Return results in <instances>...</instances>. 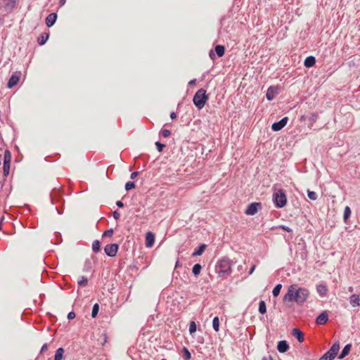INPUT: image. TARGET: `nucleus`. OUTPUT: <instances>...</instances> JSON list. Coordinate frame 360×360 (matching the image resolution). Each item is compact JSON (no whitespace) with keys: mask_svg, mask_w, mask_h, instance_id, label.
<instances>
[{"mask_svg":"<svg viewBox=\"0 0 360 360\" xmlns=\"http://www.w3.org/2000/svg\"><path fill=\"white\" fill-rule=\"evenodd\" d=\"M309 296L310 292L307 288L292 284L288 287V292L283 297V301L302 305Z\"/></svg>","mask_w":360,"mask_h":360,"instance_id":"nucleus-1","label":"nucleus"},{"mask_svg":"<svg viewBox=\"0 0 360 360\" xmlns=\"http://www.w3.org/2000/svg\"><path fill=\"white\" fill-rule=\"evenodd\" d=\"M208 98L206 91L204 89H200L195 94L193 101L198 109L201 110L205 105Z\"/></svg>","mask_w":360,"mask_h":360,"instance_id":"nucleus-2","label":"nucleus"},{"mask_svg":"<svg viewBox=\"0 0 360 360\" xmlns=\"http://www.w3.org/2000/svg\"><path fill=\"white\" fill-rule=\"evenodd\" d=\"M273 200L276 207L282 208L287 203V198L283 189H278L273 195Z\"/></svg>","mask_w":360,"mask_h":360,"instance_id":"nucleus-3","label":"nucleus"},{"mask_svg":"<svg viewBox=\"0 0 360 360\" xmlns=\"http://www.w3.org/2000/svg\"><path fill=\"white\" fill-rule=\"evenodd\" d=\"M340 349L339 342H335L330 349L326 352L319 360H333Z\"/></svg>","mask_w":360,"mask_h":360,"instance_id":"nucleus-4","label":"nucleus"},{"mask_svg":"<svg viewBox=\"0 0 360 360\" xmlns=\"http://www.w3.org/2000/svg\"><path fill=\"white\" fill-rule=\"evenodd\" d=\"M119 246L116 243L108 244L104 248L105 254L109 257H115L118 251Z\"/></svg>","mask_w":360,"mask_h":360,"instance_id":"nucleus-5","label":"nucleus"},{"mask_svg":"<svg viewBox=\"0 0 360 360\" xmlns=\"http://www.w3.org/2000/svg\"><path fill=\"white\" fill-rule=\"evenodd\" d=\"M20 76L21 73L20 72L13 73L8 82L7 87L11 89L17 85L20 81Z\"/></svg>","mask_w":360,"mask_h":360,"instance_id":"nucleus-6","label":"nucleus"},{"mask_svg":"<svg viewBox=\"0 0 360 360\" xmlns=\"http://www.w3.org/2000/svg\"><path fill=\"white\" fill-rule=\"evenodd\" d=\"M261 207V203L260 202H252L246 209L245 213L247 215H255L258 209Z\"/></svg>","mask_w":360,"mask_h":360,"instance_id":"nucleus-7","label":"nucleus"},{"mask_svg":"<svg viewBox=\"0 0 360 360\" xmlns=\"http://www.w3.org/2000/svg\"><path fill=\"white\" fill-rule=\"evenodd\" d=\"M288 120V118L287 117H285L282 120H281L279 122H274L271 126L272 130L274 131L281 130L282 128H283L286 125Z\"/></svg>","mask_w":360,"mask_h":360,"instance_id":"nucleus-8","label":"nucleus"},{"mask_svg":"<svg viewBox=\"0 0 360 360\" xmlns=\"http://www.w3.org/2000/svg\"><path fill=\"white\" fill-rule=\"evenodd\" d=\"M155 241V236L150 231L148 232L146 235V246L150 248L153 245Z\"/></svg>","mask_w":360,"mask_h":360,"instance_id":"nucleus-9","label":"nucleus"},{"mask_svg":"<svg viewBox=\"0 0 360 360\" xmlns=\"http://www.w3.org/2000/svg\"><path fill=\"white\" fill-rule=\"evenodd\" d=\"M328 320V314L326 311L322 312L316 319V323L319 325L325 324Z\"/></svg>","mask_w":360,"mask_h":360,"instance_id":"nucleus-10","label":"nucleus"},{"mask_svg":"<svg viewBox=\"0 0 360 360\" xmlns=\"http://www.w3.org/2000/svg\"><path fill=\"white\" fill-rule=\"evenodd\" d=\"M277 349L281 353H284L289 349V345L285 340H281L278 342Z\"/></svg>","mask_w":360,"mask_h":360,"instance_id":"nucleus-11","label":"nucleus"},{"mask_svg":"<svg viewBox=\"0 0 360 360\" xmlns=\"http://www.w3.org/2000/svg\"><path fill=\"white\" fill-rule=\"evenodd\" d=\"M349 303L353 307L360 306V297L358 295L353 294L349 297Z\"/></svg>","mask_w":360,"mask_h":360,"instance_id":"nucleus-12","label":"nucleus"},{"mask_svg":"<svg viewBox=\"0 0 360 360\" xmlns=\"http://www.w3.org/2000/svg\"><path fill=\"white\" fill-rule=\"evenodd\" d=\"M57 19V15L54 13L49 14L46 18V25L48 27H51L54 25Z\"/></svg>","mask_w":360,"mask_h":360,"instance_id":"nucleus-13","label":"nucleus"},{"mask_svg":"<svg viewBox=\"0 0 360 360\" xmlns=\"http://www.w3.org/2000/svg\"><path fill=\"white\" fill-rule=\"evenodd\" d=\"M278 94L277 90L274 86H270L266 92V96L269 101H271L274 98L275 96Z\"/></svg>","mask_w":360,"mask_h":360,"instance_id":"nucleus-14","label":"nucleus"},{"mask_svg":"<svg viewBox=\"0 0 360 360\" xmlns=\"http://www.w3.org/2000/svg\"><path fill=\"white\" fill-rule=\"evenodd\" d=\"M292 335L295 337L300 342H302L304 340L303 333L297 328L292 329Z\"/></svg>","mask_w":360,"mask_h":360,"instance_id":"nucleus-15","label":"nucleus"},{"mask_svg":"<svg viewBox=\"0 0 360 360\" xmlns=\"http://www.w3.org/2000/svg\"><path fill=\"white\" fill-rule=\"evenodd\" d=\"M351 348H352L351 344H347V345H345V347L343 348V349L342 350L340 354L339 355L338 358L340 359H342L346 356H347L349 354V353L350 352Z\"/></svg>","mask_w":360,"mask_h":360,"instance_id":"nucleus-16","label":"nucleus"},{"mask_svg":"<svg viewBox=\"0 0 360 360\" xmlns=\"http://www.w3.org/2000/svg\"><path fill=\"white\" fill-rule=\"evenodd\" d=\"M316 63V58L314 56H308L304 62V65L307 68L313 67Z\"/></svg>","mask_w":360,"mask_h":360,"instance_id":"nucleus-17","label":"nucleus"},{"mask_svg":"<svg viewBox=\"0 0 360 360\" xmlns=\"http://www.w3.org/2000/svg\"><path fill=\"white\" fill-rule=\"evenodd\" d=\"M316 290L321 296H325L328 293V288L326 285L320 284L316 286Z\"/></svg>","mask_w":360,"mask_h":360,"instance_id":"nucleus-18","label":"nucleus"},{"mask_svg":"<svg viewBox=\"0 0 360 360\" xmlns=\"http://www.w3.org/2000/svg\"><path fill=\"white\" fill-rule=\"evenodd\" d=\"M10 161H11V155L9 153H6L4 155V172H6V165L8 164V171L7 173L9 172V168H10Z\"/></svg>","mask_w":360,"mask_h":360,"instance_id":"nucleus-19","label":"nucleus"},{"mask_svg":"<svg viewBox=\"0 0 360 360\" xmlns=\"http://www.w3.org/2000/svg\"><path fill=\"white\" fill-rule=\"evenodd\" d=\"M215 52L219 57H222L225 53V48L222 45H217L215 46Z\"/></svg>","mask_w":360,"mask_h":360,"instance_id":"nucleus-20","label":"nucleus"},{"mask_svg":"<svg viewBox=\"0 0 360 360\" xmlns=\"http://www.w3.org/2000/svg\"><path fill=\"white\" fill-rule=\"evenodd\" d=\"M64 349L62 347L58 348L55 354L54 360H62L64 354Z\"/></svg>","mask_w":360,"mask_h":360,"instance_id":"nucleus-21","label":"nucleus"},{"mask_svg":"<svg viewBox=\"0 0 360 360\" xmlns=\"http://www.w3.org/2000/svg\"><path fill=\"white\" fill-rule=\"evenodd\" d=\"M206 248V245L205 244H202L201 245H200L197 250H195L193 253L192 254L193 256H198V255H201L203 252L205 251Z\"/></svg>","mask_w":360,"mask_h":360,"instance_id":"nucleus-22","label":"nucleus"},{"mask_svg":"<svg viewBox=\"0 0 360 360\" xmlns=\"http://www.w3.org/2000/svg\"><path fill=\"white\" fill-rule=\"evenodd\" d=\"M92 250L94 252H98L101 250V243L98 240H94L92 243Z\"/></svg>","mask_w":360,"mask_h":360,"instance_id":"nucleus-23","label":"nucleus"},{"mask_svg":"<svg viewBox=\"0 0 360 360\" xmlns=\"http://www.w3.org/2000/svg\"><path fill=\"white\" fill-rule=\"evenodd\" d=\"M212 326H213L214 330L216 332L219 331V318L217 316H215L213 319Z\"/></svg>","mask_w":360,"mask_h":360,"instance_id":"nucleus-24","label":"nucleus"},{"mask_svg":"<svg viewBox=\"0 0 360 360\" xmlns=\"http://www.w3.org/2000/svg\"><path fill=\"white\" fill-rule=\"evenodd\" d=\"M259 313L264 314L266 312V307L265 302L263 300H261L259 304Z\"/></svg>","mask_w":360,"mask_h":360,"instance_id":"nucleus-25","label":"nucleus"},{"mask_svg":"<svg viewBox=\"0 0 360 360\" xmlns=\"http://www.w3.org/2000/svg\"><path fill=\"white\" fill-rule=\"evenodd\" d=\"M201 269V265L200 264H195L193 267L192 271L195 276H198L200 274Z\"/></svg>","mask_w":360,"mask_h":360,"instance_id":"nucleus-26","label":"nucleus"},{"mask_svg":"<svg viewBox=\"0 0 360 360\" xmlns=\"http://www.w3.org/2000/svg\"><path fill=\"white\" fill-rule=\"evenodd\" d=\"M281 288H282V285L281 284H277L275 286V288L273 289V291H272L273 295L274 297H277L279 295Z\"/></svg>","mask_w":360,"mask_h":360,"instance_id":"nucleus-27","label":"nucleus"},{"mask_svg":"<svg viewBox=\"0 0 360 360\" xmlns=\"http://www.w3.org/2000/svg\"><path fill=\"white\" fill-rule=\"evenodd\" d=\"M77 283L80 286H86L87 285L88 280L84 276H80L77 280Z\"/></svg>","mask_w":360,"mask_h":360,"instance_id":"nucleus-28","label":"nucleus"},{"mask_svg":"<svg viewBox=\"0 0 360 360\" xmlns=\"http://www.w3.org/2000/svg\"><path fill=\"white\" fill-rule=\"evenodd\" d=\"M98 311H99V305L98 303H96L94 305L93 309H92L91 316L93 318H95L98 315Z\"/></svg>","mask_w":360,"mask_h":360,"instance_id":"nucleus-29","label":"nucleus"},{"mask_svg":"<svg viewBox=\"0 0 360 360\" xmlns=\"http://www.w3.org/2000/svg\"><path fill=\"white\" fill-rule=\"evenodd\" d=\"M350 215L351 210L348 206H347L345 207L344 210V220L346 221L349 217Z\"/></svg>","mask_w":360,"mask_h":360,"instance_id":"nucleus-30","label":"nucleus"},{"mask_svg":"<svg viewBox=\"0 0 360 360\" xmlns=\"http://www.w3.org/2000/svg\"><path fill=\"white\" fill-rule=\"evenodd\" d=\"M308 198L312 200H315L317 198V194L314 191H307Z\"/></svg>","mask_w":360,"mask_h":360,"instance_id":"nucleus-31","label":"nucleus"},{"mask_svg":"<svg viewBox=\"0 0 360 360\" xmlns=\"http://www.w3.org/2000/svg\"><path fill=\"white\" fill-rule=\"evenodd\" d=\"M196 331V324L194 321H191L189 324V332L191 334Z\"/></svg>","mask_w":360,"mask_h":360,"instance_id":"nucleus-32","label":"nucleus"},{"mask_svg":"<svg viewBox=\"0 0 360 360\" xmlns=\"http://www.w3.org/2000/svg\"><path fill=\"white\" fill-rule=\"evenodd\" d=\"M135 188V184L132 181H128L125 184V189L127 191L131 190Z\"/></svg>","mask_w":360,"mask_h":360,"instance_id":"nucleus-33","label":"nucleus"},{"mask_svg":"<svg viewBox=\"0 0 360 360\" xmlns=\"http://www.w3.org/2000/svg\"><path fill=\"white\" fill-rule=\"evenodd\" d=\"M183 352L185 355V360H189L191 358V354L186 347L183 348Z\"/></svg>","mask_w":360,"mask_h":360,"instance_id":"nucleus-34","label":"nucleus"},{"mask_svg":"<svg viewBox=\"0 0 360 360\" xmlns=\"http://www.w3.org/2000/svg\"><path fill=\"white\" fill-rule=\"evenodd\" d=\"M160 134L163 137L167 138L171 135V131L168 129H162Z\"/></svg>","mask_w":360,"mask_h":360,"instance_id":"nucleus-35","label":"nucleus"},{"mask_svg":"<svg viewBox=\"0 0 360 360\" xmlns=\"http://www.w3.org/2000/svg\"><path fill=\"white\" fill-rule=\"evenodd\" d=\"M318 118V114L317 113H311L309 117V120L313 123L316 122Z\"/></svg>","mask_w":360,"mask_h":360,"instance_id":"nucleus-36","label":"nucleus"},{"mask_svg":"<svg viewBox=\"0 0 360 360\" xmlns=\"http://www.w3.org/2000/svg\"><path fill=\"white\" fill-rule=\"evenodd\" d=\"M47 38H48V36H47V35H46V37H44V35H41V36L38 39V43H39V44H40V45H43V44L46 42V41Z\"/></svg>","mask_w":360,"mask_h":360,"instance_id":"nucleus-37","label":"nucleus"},{"mask_svg":"<svg viewBox=\"0 0 360 360\" xmlns=\"http://www.w3.org/2000/svg\"><path fill=\"white\" fill-rule=\"evenodd\" d=\"M155 146L157 147V149L159 152H162L163 148L165 147V145L163 143H161L160 142H155Z\"/></svg>","mask_w":360,"mask_h":360,"instance_id":"nucleus-38","label":"nucleus"},{"mask_svg":"<svg viewBox=\"0 0 360 360\" xmlns=\"http://www.w3.org/2000/svg\"><path fill=\"white\" fill-rule=\"evenodd\" d=\"M221 266L223 267H227L228 269L231 268L230 262L228 260L221 261Z\"/></svg>","mask_w":360,"mask_h":360,"instance_id":"nucleus-39","label":"nucleus"},{"mask_svg":"<svg viewBox=\"0 0 360 360\" xmlns=\"http://www.w3.org/2000/svg\"><path fill=\"white\" fill-rule=\"evenodd\" d=\"M113 234V230L112 229H109V230H107L105 231L103 236H108V237H111Z\"/></svg>","mask_w":360,"mask_h":360,"instance_id":"nucleus-40","label":"nucleus"},{"mask_svg":"<svg viewBox=\"0 0 360 360\" xmlns=\"http://www.w3.org/2000/svg\"><path fill=\"white\" fill-rule=\"evenodd\" d=\"M279 228L283 229V230H284V231H287V232H289V233L292 232V229L290 227L287 226L281 225L279 226Z\"/></svg>","mask_w":360,"mask_h":360,"instance_id":"nucleus-41","label":"nucleus"},{"mask_svg":"<svg viewBox=\"0 0 360 360\" xmlns=\"http://www.w3.org/2000/svg\"><path fill=\"white\" fill-rule=\"evenodd\" d=\"M76 316L75 315V313L74 311H70L68 314V319L69 320H71V319H75Z\"/></svg>","mask_w":360,"mask_h":360,"instance_id":"nucleus-42","label":"nucleus"},{"mask_svg":"<svg viewBox=\"0 0 360 360\" xmlns=\"http://www.w3.org/2000/svg\"><path fill=\"white\" fill-rule=\"evenodd\" d=\"M113 217L115 219H118L120 217V214L118 211H115L113 212Z\"/></svg>","mask_w":360,"mask_h":360,"instance_id":"nucleus-43","label":"nucleus"},{"mask_svg":"<svg viewBox=\"0 0 360 360\" xmlns=\"http://www.w3.org/2000/svg\"><path fill=\"white\" fill-rule=\"evenodd\" d=\"M139 175V172H134L131 174V176H130V178L131 179H135L137 176Z\"/></svg>","mask_w":360,"mask_h":360,"instance_id":"nucleus-44","label":"nucleus"},{"mask_svg":"<svg viewBox=\"0 0 360 360\" xmlns=\"http://www.w3.org/2000/svg\"><path fill=\"white\" fill-rule=\"evenodd\" d=\"M48 349V345L47 344H44L42 347H41V352H46V350Z\"/></svg>","mask_w":360,"mask_h":360,"instance_id":"nucleus-45","label":"nucleus"},{"mask_svg":"<svg viewBox=\"0 0 360 360\" xmlns=\"http://www.w3.org/2000/svg\"><path fill=\"white\" fill-rule=\"evenodd\" d=\"M116 205H117L119 207H124V204H123V202H122V201H120V200L117 201Z\"/></svg>","mask_w":360,"mask_h":360,"instance_id":"nucleus-46","label":"nucleus"},{"mask_svg":"<svg viewBox=\"0 0 360 360\" xmlns=\"http://www.w3.org/2000/svg\"><path fill=\"white\" fill-rule=\"evenodd\" d=\"M262 360H274L273 357L271 355H269L268 356H264Z\"/></svg>","mask_w":360,"mask_h":360,"instance_id":"nucleus-47","label":"nucleus"},{"mask_svg":"<svg viewBox=\"0 0 360 360\" xmlns=\"http://www.w3.org/2000/svg\"><path fill=\"white\" fill-rule=\"evenodd\" d=\"M170 117L172 119H175L176 117V114L175 112H171L170 113Z\"/></svg>","mask_w":360,"mask_h":360,"instance_id":"nucleus-48","label":"nucleus"},{"mask_svg":"<svg viewBox=\"0 0 360 360\" xmlns=\"http://www.w3.org/2000/svg\"><path fill=\"white\" fill-rule=\"evenodd\" d=\"M195 82H196V79H194L191 80V81L188 82V84H190V85H193V84H195Z\"/></svg>","mask_w":360,"mask_h":360,"instance_id":"nucleus-49","label":"nucleus"},{"mask_svg":"<svg viewBox=\"0 0 360 360\" xmlns=\"http://www.w3.org/2000/svg\"><path fill=\"white\" fill-rule=\"evenodd\" d=\"M255 268H256L255 265H253L252 266V268L250 269L249 274H252L253 273V271H255Z\"/></svg>","mask_w":360,"mask_h":360,"instance_id":"nucleus-50","label":"nucleus"},{"mask_svg":"<svg viewBox=\"0 0 360 360\" xmlns=\"http://www.w3.org/2000/svg\"><path fill=\"white\" fill-rule=\"evenodd\" d=\"M210 57L212 59H213V58H214V53H213V51H211L210 52Z\"/></svg>","mask_w":360,"mask_h":360,"instance_id":"nucleus-51","label":"nucleus"},{"mask_svg":"<svg viewBox=\"0 0 360 360\" xmlns=\"http://www.w3.org/2000/svg\"><path fill=\"white\" fill-rule=\"evenodd\" d=\"M300 120H302V121L305 120V116L304 115H302L301 117H300Z\"/></svg>","mask_w":360,"mask_h":360,"instance_id":"nucleus-52","label":"nucleus"},{"mask_svg":"<svg viewBox=\"0 0 360 360\" xmlns=\"http://www.w3.org/2000/svg\"><path fill=\"white\" fill-rule=\"evenodd\" d=\"M6 172H4L5 174H8V173H7V171H8V164H6Z\"/></svg>","mask_w":360,"mask_h":360,"instance_id":"nucleus-53","label":"nucleus"},{"mask_svg":"<svg viewBox=\"0 0 360 360\" xmlns=\"http://www.w3.org/2000/svg\"><path fill=\"white\" fill-rule=\"evenodd\" d=\"M349 292H352L353 291V287H349Z\"/></svg>","mask_w":360,"mask_h":360,"instance_id":"nucleus-54","label":"nucleus"},{"mask_svg":"<svg viewBox=\"0 0 360 360\" xmlns=\"http://www.w3.org/2000/svg\"><path fill=\"white\" fill-rule=\"evenodd\" d=\"M162 360H166V359H162Z\"/></svg>","mask_w":360,"mask_h":360,"instance_id":"nucleus-55","label":"nucleus"}]
</instances>
